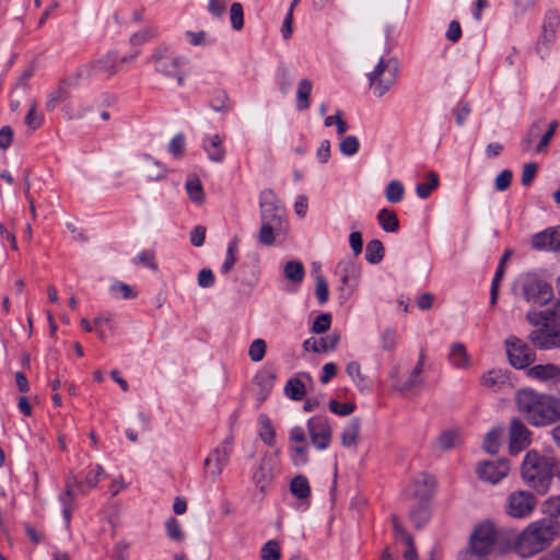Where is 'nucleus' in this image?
<instances>
[{"label":"nucleus","mask_w":560,"mask_h":560,"mask_svg":"<svg viewBox=\"0 0 560 560\" xmlns=\"http://www.w3.org/2000/svg\"><path fill=\"white\" fill-rule=\"evenodd\" d=\"M118 56L109 50L92 61L85 62L75 70V79L89 80L96 75L114 77L118 72Z\"/></svg>","instance_id":"0eeeda50"},{"label":"nucleus","mask_w":560,"mask_h":560,"mask_svg":"<svg viewBox=\"0 0 560 560\" xmlns=\"http://www.w3.org/2000/svg\"><path fill=\"white\" fill-rule=\"evenodd\" d=\"M167 46H159L153 55L155 70L168 79H175L178 85H184V73L182 71L183 58L168 54Z\"/></svg>","instance_id":"1a4fd4ad"},{"label":"nucleus","mask_w":560,"mask_h":560,"mask_svg":"<svg viewBox=\"0 0 560 560\" xmlns=\"http://www.w3.org/2000/svg\"><path fill=\"white\" fill-rule=\"evenodd\" d=\"M260 431L259 435L261 440L269 446H273L276 443V432L271 425V421L265 415L259 417Z\"/></svg>","instance_id":"c03bdc74"},{"label":"nucleus","mask_w":560,"mask_h":560,"mask_svg":"<svg viewBox=\"0 0 560 560\" xmlns=\"http://www.w3.org/2000/svg\"><path fill=\"white\" fill-rule=\"evenodd\" d=\"M521 477L524 483L540 494H545L553 477L560 478V460L536 450L528 451L521 464Z\"/></svg>","instance_id":"f03ea898"},{"label":"nucleus","mask_w":560,"mask_h":560,"mask_svg":"<svg viewBox=\"0 0 560 560\" xmlns=\"http://www.w3.org/2000/svg\"><path fill=\"white\" fill-rule=\"evenodd\" d=\"M532 245L536 249L560 250V226L546 229L532 238Z\"/></svg>","instance_id":"f3484780"},{"label":"nucleus","mask_w":560,"mask_h":560,"mask_svg":"<svg viewBox=\"0 0 560 560\" xmlns=\"http://www.w3.org/2000/svg\"><path fill=\"white\" fill-rule=\"evenodd\" d=\"M505 347L510 363L516 369H525L535 360L530 347L514 336L505 340Z\"/></svg>","instance_id":"ddd939ff"},{"label":"nucleus","mask_w":560,"mask_h":560,"mask_svg":"<svg viewBox=\"0 0 560 560\" xmlns=\"http://www.w3.org/2000/svg\"><path fill=\"white\" fill-rule=\"evenodd\" d=\"M360 148L359 139L355 136L343 137L339 143V151L346 156L354 155Z\"/></svg>","instance_id":"6e6d98bb"},{"label":"nucleus","mask_w":560,"mask_h":560,"mask_svg":"<svg viewBox=\"0 0 560 560\" xmlns=\"http://www.w3.org/2000/svg\"><path fill=\"white\" fill-rule=\"evenodd\" d=\"M346 372L349 377L354 382V384L360 388V390H369L370 382L365 375L362 374L361 365L351 361L347 364Z\"/></svg>","instance_id":"473e14b6"},{"label":"nucleus","mask_w":560,"mask_h":560,"mask_svg":"<svg viewBox=\"0 0 560 560\" xmlns=\"http://www.w3.org/2000/svg\"><path fill=\"white\" fill-rule=\"evenodd\" d=\"M405 188L398 180H390L385 188V197L390 203H398L404 198Z\"/></svg>","instance_id":"49530a36"},{"label":"nucleus","mask_w":560,"mask_h":560,"mask_svg":"<svg viewBox=\"0 0 560 560\" xmlns=\"http://www.w3.org/2000/svg\"><path fill=\"white\" fill-rule=\"evenodd\" d=\"M415 494L421 498L428 497L435 487V479L428 474H420L415 479Z\"/></svg>","instance_id":"c9c22d12"},{"label":"nucleus","mask_w":560,"mask_h":560,"mask_svg":"<svg viewBox=\"0 0 560 560\" xmlns=\"http://www.w3.org/2000/svg\"><path fill=\"white\" fill-rule=\"evenodd\" d=\"M331 324V315L328 313H323L318 315L312 326V331L314 334H323L327 331Z\"/></svg>","instance_id":"69168bd1"},{"label":"nucleus","mask_w":560,"mask_h":560,"mask_svg":"<svg viewBox=\"0 0 560 560\" xmlns=\"http://www.w3.org/2000/svg\"><path fill=\"white\" fill-rule=\"evenodd\" d=\"M337 273L340 275L342 285L339 288L341 292L345 291V287L349 284V281L358 276V267L351 261H342L337 266Z\"/></svg>","instance_id":"4c0bfd02"},{"label":"nucleus","mask_w":560,"mask_h":560,"mask_svg":"<svg viewBox=\"0 0 560 560\" xmlns=\"http://www.w3.org/2000/svg\"><path fill=\"white\" fill-rule=\"evenodd\" d=\"M559 26V15L555 11H548L545 15L541 35L538 39V49L548 48L556 38V33Z\"/></svg>","instance_id":"aec40b11"},{"label":"nucleus","mask_w":560,"mask_h":560,"mask_svg":"<svg viewBox=\"0 0 560 560\" xmlns=\"http://www.w3.org/2000/svg\"><path fill=\"white\" fill-rule=\"evenodd\" d=\"M33 73H34V70L32 67H28L27 69H25L23 71V73L16 79V81L13 85L12 96L20 97L26 92V90L28 88V82H30L31 78L33 77Z\"/></svg>","instance_id":"8fccbe9b"},{"label":"nucleus","mask_w":560,"mask_h":560,"mask_svg":"<svg viewBox=\"0 0 560 560\" xmlns=\"http://www.w3.org/2000/svg\"><path fill=\"white\" fill-rule=\"evenodd\" d=\"M156 28L154 27L141 30L130 36V44L133 46L142 45L152 37L156 36Z\"/></svg>","instance_id":"0e129e2a"},{"label":"nucleus","mask_w":560,"mask_h":560,"mask_svg":"<svg viewBox=\"0 0 560 560\" xmlns=\"http://www.w3.org/2000/svg\"><path fill=\"white\" fill-rule=\"evenodd\" d=\"M267 350V343L264 339L257 338L252 341L248 348V357L253 362H260Z\"/></svg>","instance_id":"864d4df0"},{"label":"nucleus","mask_w":560,"mask_h":560,"mask_svg":"<svg viewBox=\"0 0 560 560\" xmlns=\"http://www.w3.org/2000/svg\"><path fill=\"white\" fill-rule=\"evenodd\" d=\"M229 1L230 0H208L207 10L212 16L221 19L226 11Z\"/></svg>","instance_id":"338daca9"},{"label":"nucleus","mask_w":560,"mask_h":560,"mask_svg":"<svg viewBox=\"0 0 560 560\" xmlns=\"http://www.w3.org/2000/svg\"><path fill=\"white\" fill-rule=\"evenodd\" d=\"M230 20L232 27L240 31L244 26L243 7L240 2H234L230 7Z\"/></svg>","instance_id":"bf43d9fd"},{"label":"nucleus","mask_w":560,"mask_h":560,"mask_svg":"<svg viewBox=\"0 0 560 560\" xmlns=\"http://www.w3.org/2000/svg\"><path fill=\"white\" fill-rule=\"evenodd\" d=\"M459 442V434L457 431L447 430L442 432L436 439L435 446L443 452L454 448Z\"/></svg>","instance_id":"ea45409f"},{"label":"nucleus","mask_w":560,"mask_h":560,"mask_svg":"<svg viewBox=\"0 0 560 560\" xmlns=\"http://www.w3.org/2000/svg\"><path fill=\"white\" fill-rule=\"evenodd\" d=\"M518 284L523 298L530 304L544 306L553 298L551 285L533 273L521 277Z\"/></svg>","instance_id":"6e6552de"},{"label":"nucleus","mask_w":560,"mask_h":560,"mask_svg":"<svg viewBox=\"0 0 560 560\" xmlns=\"http://www.w3.org/2000/svg\"><path fill=\"white\" fill-rule=\"evenodd\" d=\"M482 386L492 390H499L510 385L508 372L501 369H493L485 374L480 378Z\"/></svg>","instance_id":"b1692460"},{"label":"nucleus","mask_w":560,"mask_h":560,"mask_svg":"<svg viewBox=\"0 0 560 560\" xmlns=\"http://www.w3.org/2000/svg\"><path fill=\"white\" fill-rule=\"evenodd\" d=\"M438 185H439V176L435 173L431 172L428 174L425 183H421V184L417 185V187H416L417 195L420 198L425 199L438 187Z\"/></svg>","instance_id":"09e8293b"},{"label":"nucleus","mask_w":560,"mask_h":560,"mask_svg":"<svg viewBox=\"0 0 560 560\" xmlns=\"http://www.w3.org/2000/svg\"><path fill=\"white\" fill-rule=\"evenodd\" d=\"M502 432V429L494 428L486 434L483 440V448L487 453H498L501 444Z\"/></svg>","instance_id":"79ce46f5"},{"label":"nucleus","mask_w":560,"mask_h":560,"mask_svg":"<svg viewBox=\"0 0 560 560\" xmlns=\"http://www.w3.org/2000/svg\"><path fill=\"white\" fill-rule=\"evenodd\" d=\"M186 191L189 199L195 203H202L205 200V192L201 182L196 176H190L186 182Z\"/></svg>","instance_id":"e433bc0d"},{"label":"nucleus","mask_w":560,"mask_h":560,"mask_svg":"<svg viewBox=\"0 0 560 560\" xmlns=\"http://www.w3.org/2000/svg\"><path fill=\"white\" fill-rule=\"evenodd\" d=\"M527 376L547 382L560 378V366L553 363L537 364L527 370Z\"/></svg>","instance_id":"393cba45"},{"label":"nucleus","mask_w":560,"mask_h":560,"mask_svg":"<svg viewBox=\"0 0 560 560\" xmlns=\"http://www.w3.org/2000/svg\"><path fill=\"white\" fill-rule=\"evenodd\" d=\"M237 247H238V237L234 236L228 245L225 260L221 266L222 273L226 275L232 270V268L236 261Z\"/></svg>","instance_id":"a18cd8bd"},{"label":"nucleus","mask_w":560,"mask_h":560,"mask_svg":"<svg viewBox=\"0 0 560 560\" xmlns=\"http://www.w3.org/2000/svg\"><path fill=\"white\" fill-rule=\"evenodd\" d=\"M262 560H279L281 557L280 546L276 540H268L260 550Z\"/></svg>","instance_id":"13d9d810"},{"label":"nucleus","mask_w":560,"mask_h":560,"mask_svg":"<svg viewBox=\"0 0 560 560\" xmlns=\"http://www.w3.org/2000/svg\"><path fill=\"white\" fill-rule=\"evenodd\" d=\"M315 295L319 304H325L329 298L328 283L326 278L318 271L316 272Z\"/></svg>","instance_id":"5fc2aeb1"},{"label":"nucleus","mask_w":560,"mask_h":560,"mask_svg":"<svg viewBox=\"0 0 560 560\" xmlns=\"http://www.w3.org/2000/svg\"><path fill=\"white\" fill-rule=\"evenodd\" d=\"M559 523L542 518L530 523L517 537L514 549L522 558L532 557L544 550L559 534Z\"/></svg>","instance_id":"7ed1b4c3"},{"label":"nucleus","mask_w":560,"mask_h":560,"mask_svg":"<svg viewBox=\"0 0 560 560\" xmlns=\"http://www.w3.org/2000/svg\"><path fill=\"white\" fill-rule=\"evenodd\" d=\"M210 108L219 114H228L231 109V102L224 90L217 89L212 92L209 100Z\"/></svg>","instance_id":"cd10ccee"},{"label":"nucleus","mask_w":560,"mask_h":560,"mask_svg":"<svg viewBox=\"0 0 560 560\" xmlns=\"http://www.w3.org/2000/svg\"><path fill=\"white\" fill-rule=\"evenodd\" d=\"M447 358L450 364L455 369L467 370L471 364L470 355L462 342H454L451 345Z\"/></svg>","instance_id":"a878e982"},{"label":"nucleus","mask_w":560,"mask_h":560,"mask_svg":"<svg viewBox=\"0 0 560 560\" xmlns=\"http://www.w3.org/2000/svg\"><path fill=\"white\" fill-rule=\"evenodd\" d=\"M384 257V246L381 241L372 240L365 248V259L370 264H378Z\"/></svg>","instance_id":"37998d69"},{"label":"nucleus","mask_w":560,"mask_h":560,"mask_svg":"<svg viewBox=\"0 0 560 560\" xmlns=\"http://www.w3.org/2000/svg\"><path fill=\"white\" fill-rule=\"evenodd\" d=\"M291 460L293 465L300 467L308 463L307 447L302 445L290 446Z\"/></svg>","instance_id":"052dcab7"},{"label":"nucleus","mask_w":560,"mask_h":560,"mask_svg":"<svg viewBox=\"0 0 560 560\" xmlns=\"http://www.w3.org/2000/svg\"><path fill=\"white\" fill-rule=\"evenodd\" d=\"M308 434L313 445L326 450L331 442L332 431L326 418L313 417L307 422Z\"/></svg>","instance_id":"4468645a"},{"label":"nucleus","mask_w":560,"mask_h":560,"mask_svg":"<svg viewBox=\"0 0 560 560\" xmlns=\"http://www.w3.org/2000/svg\"><path fill=\"white\" fill-rule=\"evenodd\" d=\"M542 124L540 121L534 122L528 129L526 136L522 140V149L528 151L532 148L533 142L539 137Z\"/></svg>","instance_id":"680f3d73"},{"label":"nucleus","mask_w":560,"mask_h":560,"mask_svg":"<svg viewBox=\"0 0 560 560\" xmlns=\"http://www.w3.org/2000/svg\"><path fill=\"white\" fill-rule=\"evenodd\" d=\"M165 529L167 537L175 542H183L185 540V533L182 529L179 522L170 517L165 523Z\"/></svg>","instance_id":"3c124183"},{"label":"nucleus","mask_w":560,"mask_h":560,"mask_svg":"<svg viewBox=\"0 0 560 560\" xmlns=\"http://www.w3.org/2000/svg\"><path fill=\"white\" fill-rule=\"evenodd\" d=\"M107 475L104 468L101 465H96L91 471L85 476L84 485L89 488H95L97 483L106 478Z\"/></svg>","instance_id":"e2e57ef3"},{"label":"nucleus","mask_w":560,"mask_h":560,"mask_svg":"<svg viewBox=\"0 0 560 560\" xmlns=\"http://www.w3.org/2000/svg\"><path fill=\"white\" fill-rule=\"evenodd\" d=\"M74 491L80 494H84L83 483L75 477H69L66 485V491L59 497V500L62 504V514L67 526H69L71 520L72 498L74 495Z\"/></svg>","instance_id":"a211bd4d"},{"label":"nucleus","mask_w":560,"mask_h":560,"mask_svg":"<svg viewBox=\"0 0 560 560\" xmlns=\"http://www.w3.org/2000/svg\"><path fill=\"white\" fill-rule=\"evenodd\" d=\"M340 341V335L336 331L316 340L314 338L306 339L303 342L305 350H312L314 352H327L334 350Z\"/></svg>","instance_id":"4be33fe9"},{"label":"nucleus","mask_w":560,"mask_h":560,"mask_svg":"<svg viewBox=\"0 0 560 560\" xmlns=\"http://www.w3.org/2000/svg\"><path fill=\"white\" fill-rule=\"evenodd\" d=\"M536 505L534 494L526 490L512 492L506 499V513L514 518L527 517Z\"/></svg>","instance_id":"f8f14e48"},{"label":"nucleus","mask_w":560,"mask_h":560,"mask_svg":"<svg viewBox=\"0 0 560 560\" xmlns=\"http://www.w3.org/2000/svg\"><path fill=\"white\" fill-rule=\"evenodd\" d=\"M410 520L416 528H421L430 520V511L427 504L421 503L410 512Z\"/></svg>","instance_id":"de8ad7c7"},{"label":"nucleus","mask_w":560,"mask_h":560,"mask_svg":"<svg viewBox=\"0 0 560 560\" xmlns=\"http://www.w3.org/2000/svg\"><path fill=\"white\" fill-rule=\"evenodd\" d=\"M283 273L289 281L293 283H301L304 278L305 271L302 262L298 260H291L284 265Z\"/></svg>","instance_id":"58836bf2"},{"label":"nucleus","mask_w":560,"mask_h":560,"mask_svg":"<svg viewBox=\"0 0 560 560\" xmlns=\"http://www.w3.org/2000/svg\"><path fill=\"white\" fill-rule=\"evenodd\" d=\"M273 478V464L269 456H264L259 463L258 468L253 475L255 485L264 491Z\"/></svg>","instance_id":"5701e85b"},{"label":"nucleus","mask_w":560,"mask_h":560,"mask_svg":"<svg viewBox=\"0 0 560 560\" xmlns=\"http://www.w3.org/2000/svg\"><path fill=\"white\" fill-rule=\"evenodd\" d=\"M202 148L212 162L221 163L225 159L223 137L218 133L207 136L203 140Z\"/></svg>","instance_id":"412c9836"},{"label":"nucleus","mask_w":560,"mask_h":560,"mask_svg":"<svg viewBox=\"0 0 560 560\" xmlns=\"http://www.w3.org/2000/svg\"><path fill=\"white\" fill-rule=\"evenodd\" d=\"M517 410L535 427L549 425L560 419V399L532 388H522L515 396Z\"/></svg>","instance_id":"f257e3e1"},{"label":"nucleus","mask_w":560,"mask_h":560,"mask_svg":"<svg viewBox=\"0 0 560 560\" xmlns=\"http://www.w3.org/2000/svg\"><path fill=\"white\" fill-rule=\"evenodd\" d=\"M232 438L224 439L203 462V470L206 478L211 481H217L223 471V468L228 465L232 453Z\"/></svg>","instance_id":"9d476101"},{"label":"nucleus","mask_w":560,"mask_h":560,"mask_svg":"<svg viewBox=\"0 0 560 560\" xmlns=\"http://www.w3.org/2000/svg\"><path fill=\"white\" fill-rule=\"evenodd\" d=\"M501 530L490 521L477 524L469 536L468 548L460 553V560H486L494 553L501 542Z\"/></svg>","instance_id":"20e7f679"},{"label":"nucleus","mask_w":560,"mask_h":560,"mask_svg":"<svg viewBox=\"0 0 560 560\" xmlns=\"http://www.w3.org/2000/svg\"><path fill=\"white\" fill-rule=\"evenodd\" d=\"M373 94L377 97L385 95L396 83L398 75V61L395 58H380L375 67L368 74Z\"/></svg>","instance_id":"423d86ee"},{"label":"nucleus","mask_w":560,"mask_h":560,"mask_svg":"<svg viewBox=\"0 0 560 560\" xmlns=\"http://www.w3.org/2000/svg\"><path fill=\"white\" fill-rule=\"evenodd\" d=\"M36 102L33 101L30 109L25 116L24 122L25 125L32 130L38 129L43 125L44 117L42 114L37 113L36 110Z\"/></svg>","instance_id":"4d7b16f0"},{"label":"nucleus","mask_w":560,"mask_h":560,"mask_svg":"<svg viewBox=\"0 0 560 560\" xmlns=\"http://www.w3.org/2000/svg\"><path fill=\"white\" fill-rule=\"evenodd\" d=\"M290 491L300 500L307 499L311 494V487L307 478L303 475L294 477L290 483Z\"/></svg>","instance_id":"f704fd0d"},{"label":"nucleus","mask_w":560,"mask_h":560,"mask_svg":"<svg viewBox=\"0 0 560 560\" xmlns=\"http://www.w3.org/2000/svg\"><path fill=\"white\" fill-rule=\"evenodd\" d=\"M260 220L261 223L284 225V209L271 189L260 194Z\"/></svg>","instance_id":"9b49d317"},{"label":"nucleus","mask_w":560,"mask_h":560,"mask_svg":"<svg viewBox=\"0 0 560 560\" xmlns=\"http://www.w3.org/2000/svg\"><path fill=\"white\" fill-rule=\"evenodd\" d=\"M283 231L284 225L261 223L258 241L265 246H270L275 243L276 237L281 235Z\"/></svg>","instance_id":"c756f323"},{"label":"nucleus","mask_w":560,"mask_h":560,"mask_svg":"<svg viewBox=\"0 0 560 560\" xmlns=\"http://www.w3.org/2000/svg\"><path fill=\"white\" fill-rule=\"evenodd\" d=\"M285 395L293 400H301L305 395V386L298 378L290 380L284 388Z\"/></svg>","instance_id":"603ef678"},{"label":"nucleus","mask_w":560,"mask_h":560,"mask_svg":"<svg viewBox=\"0 0 560 560\" xmlns=\"http://www.w3.org/2000/svg\"><path fill=\"white\" fill-rule=\"evenodd\" d=\"M312 81L310 79H302L299 82L296 91V108L305 110L310 107V96L312 93Z\"/></svg>","instance_id":"2f4dec72"},{"label":"nucleus","mask_w":560,"mask_h":560,"mask_svg":"<svg viewBox=\"0 0 560 560\" xmlns=\"http://www.w3.org/2000/svg\"><path fill=\"white\" fill-rule=\"evenodd\" d=\"M541 313L544 326L534 329L529 334V340L541 350L560 348V323H556L560 318V304L555 303Z\"/></svg>","instance_id":"39448f33"},{"label":"nucleus","mask_w":560,"mask_h":560,"mask_svg":"<svg viewBox=\"0 0 560 560\" xmlns=\"http://www.w3.org/2000/svg\"><path fill=\"white\" fill-rule=\"evenodd\" d=\"M509 436V450L512 455H516L526 448L532 441V432L525 423L517 418H513L510 422Z\"/></svg>","instance_id":"2eb2a0df"},{"label":"nucleus","mask_w":560,"mask_h":560,"mask_svg":"<svg viewBox=\"0 0 560 560\" xmlns=\"http://www.w3.org/2000/svg\"><path fill=\"white\" fill-rule=\"evenodd\" d=\"M145 165L144 172L149 179L159 180L165 177L166 168L160 162L151 159L150 156H145Z\"/></svg>","instance_id":"a19ab883"},{"label":"nucleus","mask_w":560,"mask_h":560,"mask_svg":"<svg viewBox=\"0 0 560 560\" xmlns=\"http://www.w3.org/2000/svg\"><path fill=\"white\" fill-rule=\"evenodd\" d=\"M544 512L549 515L548 518L556 520L560 515V498H549L544 504Z\"/></svg>","instance_id":"774afa93"},{"label":"nucleus","mask_w":560,"mask_h":560,"mask_svg":"<svg viewBox=\"0 0 560 560\" xmlns=\"http://www.w3.org/2000/svg\"><path fill=\"white\" fill-rule=\"evenodd\" d=\"M79 81V79H75V73L61 80L57 89L48 95L46 102L47 110L52 112L59 103L68 100L70 96L69 88L77 85Z\"/></svg>","instance_id":"6ab92c4d"},{"label":"nucleus","mask_w":560,"mask_h":560,"mask_svg":"<svg viewBox=\"0 0 560 560\" xmlns=\"http://www.w3.org/2000/svg\"><path fill=\"white\" fill-rule=\"evenodd\" d=\"M276 374L271 370H261L255 376V383L259 386V399L262 401L273 387Z\"/></svg>","instance_id":"c85d7f7f"},{"label":"nucleus","mask_w":560,"mask_h":560,"mask_svg":"<svg viewBox=\"0 0 560 560\" xmlns=\"http://www.w3.org/2000/svg\"><path fill=\"white\" fill-rule=\"evenodd\" d=\"M476 471L480 479L495 485L508 476L510 465L505 459L486 460L478 465Z\"/></svg>","instance_id":"dca6fc26"},{"label":"nucleus","mask_w":560,"mask_h":560,"mask_svg":"<svg viewBox=\"0 0 560 560\" xmlns=\"http://www.w3.org/2000/svg\"><path fill=\"white\" fill-rule=\"evenodd\" d=\"M423 364H424V353L421 352L416 366L411 371V374L399 387L400 392H410L417 387L422 386L423 381L420 376L423 371Z\"/></svg>","instance_id":"bb28decb"},{"label":"nucleus","mask_w":560,"mask_h":560,"mask_svg":"<svg viewBox=\"0 0 560 560\" xmlns=\"http://www.w3.org/2000/svg\"><path fill=\"white\" fill-rule=\"evenodd\" d=\"M360 434V420L353 418L343 429L341 443L346 447L355 446Z\"/></svg>","instance_id":"7c9ffc66"},{"label":"nucleus","mask_w":560,"mask_h":560,"mask_svg":"<svg viewBox=\"0 0 560 560\" xmlns=\"http://www.w3.org/2000/svg\"><path fill=\"white\" fill-rule=\"evenodd\" d=\"M377 220L385 232L395 233L399 229L398 218L393 210L382 209L377 214Z\"/></svg>","instance_id":"72a5a7b5"}]
</instances>
